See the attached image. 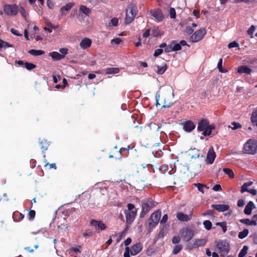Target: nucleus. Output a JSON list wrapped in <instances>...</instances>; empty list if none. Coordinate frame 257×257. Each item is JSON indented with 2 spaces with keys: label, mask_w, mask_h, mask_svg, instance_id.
Returning <instances> with one entry per match:
<instances>
[{
  "label": "nucleus",
  "mask_w": 257,
  "mask_h": 257,
  "mask_svg": "<svg viewBox=\"0 0 257 257\" xmlns=\"http://www.w3.org/2000/svg\"><path fill=\"white\" fill-rule=\"evenodd\" d=\"M161 214V211L159 209L151 214L148 219V233H150L152 230L157 226L160 220Z\"/></svg>",
  "instance_id": "f257e3e1"
},
{
  "label": "nucleus",
  "mask_w": 257,
  "mask_h": 257,
  "mask_svg": "<svg viewBox=\"0 0 257 257\" xmlns=\"http://www.w3.org/2000/svg\"><path fill=\"white\" fill-rule=\"evenodd\" d=\"M142 211L140 218H144L146 215L155 206V202L151 198H146L141 201Z\"/></svg>",
  "instance_id": "f03ea898"
},
{
  "label": "nucleus",
  "mask_w": 257,
  "mask_h": 257,
  "mask_svg": "<svg viewBox=\"0 0 257 257\" xmlns=\"http://www.w3.org/2000/svg\"><path fill=\"white\" fill-rule=\"evenodd\" d=\"M257 152V141L249 139L244 144L242 153L244 154L254 155Z\"/></svg>",
  "instance_id": "7ed1b4c3"
},
{
  "label": "nucleus",
  "mask_w": 257,
  "mask_h": 257,
  "mask_svg": "<svg viewBox=\"0 0 257 257\" xmlns=\"http://www.w3.org/2000/svg\"><path fill=\"white\" fill-rule=\"evenodd\" d=\"M137 14L138 8L137 5L134 4L129 5L126 9L125 24L128 25L134 21Z\"/></svg>",
  "instance_id": "20e7f679"
},
{
  "label": "nucleus",
  "mask_w": 257,
  "mask_h": 257,
  "mask_svg": "<svg viewBox=\"0 0 257 257\" xmlns=\"http://www.w3.org/2000/svg\"><path fill=\"white\" fill-rule=\"evenodd\" d=\"M127 210H125L124 213L125 215L126 222L127 224H131L135 220L137 214V209L135 205L132 203L127 205Z\"/></svg>",
  "instance_id": "39448f33"
},
{
  "label": "nucleus",
  "mask_w": 257,
  "mask_h": 257,
  "mask_svg": "<svg viewBox=\"0 0 257 257\" xmlns=\"http://www.w3.org/2000/svg\"><path fill=\"white\" fill-rule=\"evenodd\" d=\"M216 247L220 252L221 255L223 257L228 253L230 249L229 243L225 240L219 241L216 244Z\"/></svg>",
  "instance_id": "423d86ee"
},
{
  "label": "nucleus",
  "mask_w": 257,
  "mask_h": 257,
  "mask_svg": "<svg viewBox=\"0 0 257 257\" xmlns=\"http://www.w3.org/2000/svg\"><path fill=\"white\" fill-rule=\"evenodd\" d=\"M181 238L185 242H188L193 237L194 235V231L189 227L182 228L180 231Z\"/></svg>",
  "instance_id": "0eeeda50"
},
{
  "label": "nucleus",
  "mask_w": 257,
  "mask_h": 257,
  "mask_svg": "<svg viewBox=\"0 0 257 257\" xmlns=\"http://www.w3.org/2000/svg\"><path fill=\"white\" fill-rule=\"evenodd\" d=\"M206 34V30L205 28H202L196 31L190 37V40L191 42L196 43L202 40Z\"/></svg>",
  "instance_id": "6e6552de"
},
{
  "label": "nucleus",
  "mask_w": 257,
  "mask_h": 257,
  "mask_svg": "<svg viewBox=\"0 0 257 257\" xmlns=\"http://www.w3.org/2000/svg\"><path fill=\"white\" fill-rule=\"evenodd\" d=\"M4 12L7 16H16L19 12V7L16 5L6 4L4 6Z\"/></svg>",
  "instance_id": "1a4fd4ad"
},
{
  "label": "nucleus",
  "mask_w": 257,
  "mask_h": 257,
  "mask_svg": "<svg viewBox=\"0 0 257 257\" xmlns=\"http://www.w3.org/2000/svg\"><path fill=\"white\" fill-rule=\"evenodd\" d=\"M206 242L207 241L205 239H196L193 240V242H188L187 246V248L191 250L200 246H204Z\"/></svg>",
  "instance_id": "9d476101"
},
{
  "label": "nucleus",
  "mask_w": 257,
  "mask_h": 257,
  "mask_svg": "<svg viewBox=\"0 0 257 257\" xmlns=\"http://www.w3.org/2000/svg\"><path fill=\"white\" fill-rule=\"evenodd\" d=\"M90 224L95 227V230L97 232L106 229V225L101 220H96L94 219H91Z\"/></svg>",
  "instance_id": "9b49d317"
},
{
  "label": "nucleus",
  "mask_w": 257,
  "mask_h": 257,
  "mask_svg": "<svg viewBox=\"0 0 257 257\" xmlns=\"http://www.w3.org/2000/svg\"><path fill=\"white\" fill-rule=\"evenodd\" d=\"M151 15L153 17L157 22H161L163 21L164 16L160 9H155L150 10Z\"/></svg>",
  "instance_id": "f8f14e48"
},
{
  "label": "nucleus",
  "mask_w": 257,
  "mask_h": 257,
  "mask_svg": "<svg viewBox=\"0 0 257 257\" xmlns=\"http://www.w3.org/2000/svg\"><path fill=\"white\" fill-rule=\"evenodd\" d=\"M252 184H253V182L252 181H248V182L244 183L241 187V190H240L241 193H243L245 192H247L253 195H255L256 194V190L248 189V187L252 185Z\"/></svg>",
  "instance_id": "ddd939ff"
},
{
  "label": "nucleus",
  "mask_w": 257,
  "mask_h": 257,
  "mask_svg": "<svg viewBox=\"0 0 257 257\" xmlns=\"http://www.w3.org/2000/svg\"><path fill=\"white\" fill-rule=\"evenodd\" d=\"M216 158V154L212 147L210 148L207 152L206 162L208 164H212Z\"/></svg>",
  "instance_id": "4468645a"
},
{
  "label": "nucleus",
  "mask_w": 257,
  "mask_h": 257,
  "mask_svg": "<svg viewBox=\"0 0 257 257\" xmlns=\"http://www.w3.org/2000/svg\"><path fill=\"white\" fill-rule=\"evenodd\" d=\"M193 214V211L191 210L189 214H185L182 212H179L176 214V217L180 221L187 222L191 220Z\"/></svg>",
  "instance_id": "2eb2a0df"
},
{
  "label": "nucleus",
  "mask_w": 257,
  "mask_h": 257,
  "mask_svg": "<svg viewBox=\"0 0 257 257\" xmlns=\"http://www.w3.org/2000/svg\"><path fill=\"white\" fill-rule=\"evenodd\" d=\"M143 249V245L141 242L134 244L130 249V253L132 255H136Z\"/></svg>",
  "instance_id": "dca6fc26"
},
{
  "label": "nucleus",
  "mask_w": 257,
  "mask_h": 257,
  "mask_svg": "<svg viewBox=\"0 0 257 257\" xmlns=\"http://www.w3.org/2000/svg\"><path fill=\"white\" fill-rule=\"evenodd\" d=\"M39 143L40 145L41 149L44 154V157H46L45 151H46L50 145V142L48 141L45 139H39Z\"/></svg>",
  "instance_id": "f3484780"
},
{
  "label": "nucleus",
  "mask_w": 257,
  "mask_h": 257,
  "mask_svg": "<svg viewBox=\"0 0 257 257\" xmlns=\"http://www.w3.org/2000/svg\"><path fill=\"white\" fill-rule=\"evenodd\" d=\"M209 125V121L207 119L200 120L197 126V130L199 132H203Z\"/></svg>",
  "instance_id": "a211bd4d"
},
{
  "label": "nucleus",
  "mask_w": 257,
  "mask_h": 257,
  "mask_svg": "<svg viewBox=\"0 0 257 257\" xmlns=\"http://www.w3.org/2000/svg\"><path fill=\"white\" fill-rule=\"evenodd\" d=\"M183 129L185 132H191L195 127V124L191 120H187L183 123Z\"/></svg>",
  "instance_id": "6ab92c4d"
},
{
  "label": "nucleus",
  "mask_w": 257,
  "mask_h": 257,
  "mask_svg": "<svg viewBox=\"0 0 257 257\" xmlns=\"http://www.w3.org/2000/svg\"><path fill=\"white\" fill-rule=\"evenodd\" d=\"M91 44L92 41L91 39L88 38H85L81 40L79 45L82 49H86L90 47L91 45Z\"/></svg>",
  "instance_id": "aec40b11"
},
{
  "label": "nucleus",
  "mask_w": 257,
  "mask_h": 257,
  "mask_svg": "<svg viewBox=\"0 0 257 257\" xmlns=\"http://www.w3.org/2000/svg\"><path fill=\"white\" fill-rule=\"evenodd\" d=\"M211 207L218 212H224L229 209V206L226 204H212Z\"/></svg>",
  "instance_id": "412c9836"
},
{
  "label": "nucleus",
  "mask_w": 257,
  "mask_h": 257,
  "mask_svg": "<svg viewBox=\"0 0 257 257\" xmlns=\"http://www.w3.org/2000/svg\"><path fill=\"white\" fill-rule=\"evenodd\" d=\"M74 6V3H69L66 5L61 7L60 9V13L62 16H65L66 12L69 11Z\"/></svg>",
  "instance_id": "4be33fe9"
},
{
  "label": "nucleus",
  "mask_w": 257,
  "mask_h": 257,
  "mask_svg": "<svg viewBox=\"0 0 257 257\" xmlns=\"http://www.w3.org/2000/svg\"><path fill=\"white\" fill-rule=\"evenodd\" d=\"M237 72L239 74H249L251 72V69L247 66L242 65L238 67Z\"/></svg>",
  "instance_id": "5701e85b"
},
{
  "label": "nucleus",
  "mask_w": 257,
  "mask_h": 257,
  "mask_svg": "<svg viewBox=\"0 0 257 257\" xmlns=\"http://www.w3.org/2000/svg\"><path fill=\"white\" fill-rule=\"evenodd\" d=\"M170 99L171 97L170 96H164L162 108H165L170 107L173 104V102Z\"/></svg>",
  "instance_id": "b1692460"
},
{
  "label": "nucleus",
  "mask_w": 257,
  "mask_h": 257,
  "mask_svg": "<svg viewBox=\"0 0 257 257\" xmlns=\"http://www.w3.org/2000/svg\"><path fill=\"white\" fill-rule=\"evenodd\" d=\"M253 207V202L251 201H249L244 208V213L246 215L251 214L252 210Z\"/></svg>",
  "instance_id": "393cba45"
},
{
  "label": "nucleus",
  "mask_w": 257,
  "mask_h": 257,
  "mask_svg": "<svg viewBox=\"0 0 257 257\" xmlns=\"http://www.w3.org/2000/svg\"><path fill=\"white\" fill-rule=\"evenodd\" d=\"M49 55L53 59V60L59 61L63 59V55H61L57 52H52L49 54Z\"/></svg>",
  "instance_id": "a878e982"
},
{
  "label": "nucleus",
  "mask_w": 257,
  "mask_h": 257,
  "mask_svg": "<svg viewBox=\"0 0 257 257\" xmlns=\"http://www.w3.org/2000/svg\"><path fill=\"white\" fill-rule=\"evenodd\" d=\"M215 125L213 124H209L203 131L202 135L204 136H209L212 132V130L214 129Z\"/></svg>",
  "instance_id": "bb28decb"
},
{
  "label": "nucleus",
  "mask_w": 257,
  "mask_h": 257,
  "mask_svg": "<svg viewBox=\"0 0 257 257\" xmlns=\"http://www.w3.org/2000/svg\"><path fill=\"white\" fill-rule=\"evenodd\" d=\"M239 222L245 224L247 225H256L257 223L255 220H250L249 219H241L239 220Z\"/></svg>",
  "instance_id": "cd10ccee"
},
{
  "label": "nucleus",
  "mask_w": 257,
  "mask_h": 257,
  "mask_svg": "<svg viewBox=\"0 0 257 257\" xmlns=\"http://www.w3.org/2000/svg\"><path fill=\"white\" fill-rule=\"evenodd\" d=\"M119 72V69L116 67H109L105 69L106 74H117Z\"/></svg>",
  "instance_id": "c85d7f7f"
},
{
  "label": "nucleus",
  "mask_w": 257,
  "mask_h": 257,
  "mask_svg": "<svg viewBox=\"0 0 257 257\" xmlns=\"http://www.w3.org/2000/svg\"><path fill=\"white\" fill-rule=\"evenodd\" d=\"M250 120L252 124L257 127V108L252 112Z\"/></svg>",
  "instance_id": "c756f323"
},
{
  "label": "nucleus",
  "mask_w": 257,
  "mask_h": 257,
  "mask_svg": "<svg viewBox=\"0 0 257 257\" xmlns=\"http://www.w3.org/2000/svg\"><path fill=\"white\" fill-rule=\"evenodd\" d=\"M163 33H162L160 29L159 28V27H154L152 29V34L151 35L153 37H159L162 36Z\"/></svg>",
  "instance_id": "7c9ffc66"
},
{
  "label": "nucleus",
  "mask_w": 257,
  "mask_h": 257,
  "mask_svg": "<svg viewBox=\"0 0 257 257\" xmlns=\"http://www.w3.org/2000/svg\"><path fill=\"white\" fill-rule=\"evenodd\" d=\"M13 218L15 221H20L24 218V214L17 211L13 213Z\"/></svg>",
  "instance_id": "2f4dec72"
},
{
  "label": "nucleus",
  "mask_w": 257,
  "mask_h": 257,
  "mask_svg": "<svg viewBox=\"0 0 257 257\" xmlns=\"http://www.w3.org/2000/svg\"><path fill=\"white\" fill-rule=\"evenodd\" d=\"M28 53L32 55L33 56H39L43 55L45 53L44 51L41 50H35V49H31L28 51Z\"/></svg>",
  "instance_id": "473e14b6"
},
{
  "label": "nucleus",
  "mask_w": 257,
  "mask_h": 257,
  "mask_svg": "<svg viewBox=\"0 0 257 257\" xmlns=\"http://www.w3.org/2000/svg\"><path fill=\"white\" fill-rule=\"evenodd\" d=\"M79 11L82 12L84 14H85L86 16H88L91 13L90 9L83 5H81L80 6Z\"/></svg>",
  "instance_id": "72a5a7b5"
},
{
  "label": "nucleus",
  "mask_w": 257,
  "mask_h": 257,
  "mask_svg": "<svg viewBox=\"0 0 257 257\" xmlns=\"http://www.w3.org/2000/svg\"><path fill=\"white\" fill-rule=\"evenodd\" d=\"M13 47V45L0 39V49Z\"/></svg>",
  "instance_id": "f704fd0d"
},
{
  "label": "nucleus",
  "mask_w": 257,
  "mask_h": 257,
  "mask_svg": "<svg viewBox=\"0 0 257 257\" xmlns=\"http://www.w3.org/2000/svg\"><path fill=\"white\" fill-rule=\"evenodd\" d=\"M158 70L157 73L159 75H162L165 73L166 70L167 69V64H164L162 66H157Z\"/></svg>",
  "instance_id": "c9c22d12"
},
{
  "label": "nucleus",
  "mask_w": 257,
  "mask_h": 257,
  "mask_svg": "<svg viewBox=\"0 0 257 257\" xmlns=\"http://www.w3.org/2000/svg\"><path fill=\"white\" fill-rule=\"evenodd\" d=\"M248 233V230L245 228L242 231L239 232L238 237L240 239H243L247 236Z\"/></svg>",
  "instance_id": "e433bc0d"
},
{
  "label": "nucleus",
  "mask_w": 257,
  "mask_h": 257,
  "mask_svg": "<svg viewBox=\"0 0 257 257\" xmlns=\"http://www.w3.org/2000/svg\"><path fill=\"white\" fill-rule=\"evenodd\" d=\"M172 44L173 45V51H177L181 50L182 47L179 43H176V41H172Z\"/></svg>",
  "instance_id": "4c0bfd02"
},
{
  "label": "nucleus",
  "mask_w": 257,
  "mask_h": 257,
  "mask_svg": "<svg viewBox=\"0 0 257 257\" xmlns=\"http://www.w3.org/2000/svg\"><path fill=\"white\" fill-rule=\"evenodd\" d=\"M197 188L198 190L202 193H204V188H206V186L205 185L197 183H194L193 184Z\"/></svg>",
  "instance_id": "58836bf2"
},
{
  "label": "nucleus",
  "mask_w": 257,
  "mask_h": 257,
  "mask_svg": "<svg viewBox=\"0 0 257 257\" xmlns=\"http://www.w3.org/2000/svg\"><path fill=\"white\" fill-rule=\"evenodd\" d=\"M223 171L230 178H233L234 176V173L233 171L229 168H224Z\"/></svg>",
  "instance_id": "ea45409f"
},
{
  "label": "nucleus",
  "mask_w": 257,
  "mask_h": 257,
  "mask_svg": "<svg viewBox=\"0 0 257 257\" xmlns=\"http://www.w3.org/2000/svg\"><path fill=\"white\" fill-rule=\"evenodd\" d=\"M216 225L217 226H219L221 227L223 233H225L226 231L227 225H226V222L225 221H223V222H217V223H216Z\"/></svg>",
  "instance_id": "a19ab883"
},
{
  "label": "nucleus",
  "mask_w": 257,
  "mask_h": 257,
  "mask_svg": "<svg viewBox=\"0 0 257 257\" xmlns=\"http://www.w3.org/2000/svg\"><path fill=\"white\" fill-rule=\"evenodd\" d=\"M222 59L220 58L219 60V61L217 64V68L218 69V70L219 72L221 73H225L227 72V70L226 69H223L222 68Z\"/></svg>",
  "instance_id": "79ce46f5"
},
{
  "label": "nucleus",
  "mask_w": 257,
  "mask_h": 257,
  "mask_svg": "<svg viewBox=\"0 0 257 257\" xmlns=\"http://www.w3.org/2000/svg\"><path fill=\"white\" fill-rule=\"evenodd\" d=\"M203 224L204 226V227L207 230H209L212 228V223L210 220H206L203 221Z\"/></svg>",
  "instance_id": "37998d69"
},
{
  "label": "nucleus",
  "mask_w": 257,
  "mask_h": 257,
  "mask_svg": "<svg viewBox=\"0 0 257 257\" xmlns=\"http://www.w3.org/2000/svg\"><path fill=\"white\" fill-rule=\"evenodd\" d=\"M248 247L246 245L243 246L241 251L238 254V257H244V256L247 253Z\"/></svg>",
  "instance_id": "c03bdc74"
},
{
  "label": "nucleus",
  "mask_w": 257,
  "mask_h": 257,
  "mask_svg": "<svg viewBox=\"0 0 257 257\" xmlns=\"http://www.w3.org/2000/svg\"><path fill=\"white\" fill-rule=\"evenodd\" d=\"M25 67L28 70H31L36 67V65L34 64L29 63V62H25Z\"/></svg>",
  "instance_id": "a18cd8bd"
},
{
  "label": "nucleus",
  "mask_w": 257,
  "mask_h": 257,
  "mask_svg": "<svg viewBox=\"0 0 257 257\" xmlns=\"http://www.w3.org/2000/svg\"><path fill=\"white\" fill-rule=\"evenodd\" d=\"M182 249V245L181 244H178L176 245L172 251V253L174 254H178Z\"/></svg>",
  "instance_id": "49530a36"
},
{
  "label": "nucleus",
  "mask_w": 257,
  "mask_h": 257,
  "mask_svg": "<svg viewBox=\"0 0 257 257\" xmlns=\"http://www.w3.org/2000/svg\"><path fill=\"white\" fill-rule=\"evenodd\" d=\"M19 11L23 17L25 19V20H27V13L24 8L20 6V8H19Z\"/></svg>",
  "instance_id": "de8ad7c7"
},
{
  "label": "nucleus",
  "mask_w": 257,
  "mask_h": 257,
  "mask_svg": "<svg viewBox=\"0 0 257 257\" xmlns=\"http://www.w3.org/2000/svg\"><path fill=\"white\" fill-rule=\"evenodd\" d=\"M118 23V19L116 18H112L111 20L110 23H109V26H112L115 27V26H117Z\"/></svg>",
  "instance_id": "09e8293b"
},
{
  "label": "nucleus",
  "mask_w": 257,
  "mask_h": 257,
  "mask_svg": "<svg viewBox=\"0 0 257 257\" xmlns=\"http://www.w3.org/2000/svg\"><path fill=\"white\" fill-rule=\"evenodd\" d=\"M36 212L34 210H30L29 211L28 218L29 220H33L35 217Z\"/></svg>",
  "instance_id": "8fccbe9b"
},
{
  "label": "nucleus",
  "mask_w": 257,
  "mask_h": 257,
  "mask_svg": "<svg viewBox=\"0 0 257 257\" xmlns=\"http://www.w3.org/2000/svg\"><path fill=\"white\" fill-rule=\"evenodd\" d=\"M93 235V232L90 230V229H87L86 230H85V231L83 233V236L85 237H90V236H92Z\"/></svg>",
  "instance_id": "3c124183"
},
{
  "label": "nucleus",
  "mask_w": 257,
  "mask_h": 257,
  "mask_svg": "<svg viewBox=\"0 0 257 257\" xmlns=\"http://www.w3.org/2000/svg\"><path fill=\"white\" fill-rule=\"evenodd\" d=\"M170 16L172 19H174L176 18V11L175 9L173 8H171L170 9Z\"/></svg>",
  "instance_id": "603ef678"
},
{
  "label": "nucleus",
  "mask_w": 257,
  "mask_h": 257,
  "mask_svg": "<svg viewBox=\"0 0 257 257\" xmlns=\"http://www.w3.org/2000/svg\"><path fill=\"white\" fill-rule=\"evenodd\" d=\"M231 125L233 126V127H231L232 130H236L241 127V125L239 123L235 121L232 122Z\"/></svg>",
  "instance_id": "864d4df0"
},
{
  "label": "nucleus",
  "mask_w": 257,
  "mask_h": 257,
  "mask_svg": "<svg viewBox=\"0 0 257 257\" xmlns=\"http://www.w3.org/2000/svg\"><path fill=\"white\" fill-rule=\"evenodd\" d=\"M172 241L174 244L179 243L180 241V237L179 236H174L172 238Z\"/></svg>",
  "instance_id": "5fc2aeb1"
},
{
  "label": "nucleus",
  "mask_w": 257,
  "mask_h": 257,
  "mask_svg": "<svg viewBox=\"0 0 257 257\" xmlns=\"http://www.w3.org/2000/svg\"><path fill=\"white\" fill-rule=\"evenodd\" d=\"M238 46H239V44L235 41H233L232 42H230L228 45V48L238 47Z\"/></svg>",
  "instance_id": "6e6d98bb"
},
{
  "label": "nucleus",
  "mask_w": 257,
  "mask_h": 257,
  "mask_svg": "<svg viewBox=\"0 0 257 257\" xmlns=\"http://www.w3.org/2000/svg\"><path fill=\"white\" fill-rule=\"evenodd\" d=\"M172 51H173V45H172V42H171L170 45H167V46L165 48V52L166 53H168V52H172Z\"/></svg>",
  "instance_id": "4d7b16f0"
},
{
  "label": "nucleus",
  "mask_w": 257,
  "mask_h": 257,
  "mask_svg": "<svg viewBox=\"0 0 257 257\" xmlns=\"http://www.w3.org/2000/svg\"><path fill=\"white\" fill-rule=\"evenodd\" d=\"M194 31V30L191 26H187L185 30V32L188 35L191 34Z\"/></svg>",
  "instance_id": "13d9d810"
},
{
  "label": "nucleus",
  "mask_w": 257,
  "mask_h": 257,
  "mask_svg": "<svg viewBox=\"0 0 257 257\" xmlns=\"http://www.w3.org/2000/svg\"><path fill=\"white\" fill-rule=\"evenodd\" d=\"M68 49L63 48L59 49V52L61 53V55H63V58L65 57V55L68 53Z\"/></svg>",
  "instance_id": "bf43d9fd"
},
{
  "label": "nucleus",
  "mask_w": 257,
  "mask_h": 257,
  "mask_svg": "<svg viewBox=\"0 0 257 257\" xmlns=\"http://www.w3.org/2000/svg\"><path fill=\"white\" fill-rule=\"evenodd\" d=\"M163 52V49H156L155 50V52H154V57H158L160 55H161Z\"/></svg>",
  "instance_id": "052dcab7"
},
{
  "label": "nucleus",
  "mask_w": 257,
  "mask_h": 257,
  "mask_svg": "<svg viewBox=\"0 0 257 257\" xmlns=\"http://www.w3.org/2000/svg\"><path fill=\"white\" fill-rule=\"evenodd\" d=\"M47 166H49V169H51L52 168H54L55 169H57L55 163L50 164L49 163H47L45 164L44 167H47Z\"/></svg>",
  "instance_id": "680f3d73"
},
{
  "label": "nucleus",
  "mask_w": 257,
  "mask_h": 257,
  "mask_svg": "<svg viewBox=\"0 0 257 257\" xmlns=\"http://www.w3.org/2000/svg\"><path fill=\"white\" fill-rule=\"evenodd\" d=\"M168 219V216L167 214H165L163 215L162 218L160 220L161 224H164L166 223Z\"/></svg>",
  "instance_id": "e2e57ef3"
},
{
  "label": "nucleus",
  "mask_w": 257,
  "mask_h": 257,
  "mask_svg": "<svg viewBox=\"0 0 257 257\" xmlns=\"http://www.w3.org/2000/svg\"><path fill=\"white\" fill-rule=\"evenodd\" d=\"M255 26H253V25H252V26L249 28V29L247 30V34H248V35H252L253 34V33H254V31H255Z\"/></svg>",
  "instance_id": "0e129e2a"
},
{
  "label": "nucleus",
  "mask_w": 257,
  "mask_h": 257,
  "mask_svg": "<svg viewBox=\"0 0 257 257\" xmlns=\"http://www.w3.org/2000/svg\"><path fill=\"white\" fill-rule=\"evenodd\" d=\"M122 40L119 38H115L111 40V44H119Z\"/></svg>",
  "instance_id": "69168bd1"
},
{
  "label": "nucleus",
  "mask_w": 257,
  "mask_h": 257,
  "mask_svg": "<svg viewBox=\"0 0 257 257\" xmlns=\"http://www.w3.org/2000/svg\"><path fill=\"white\" fill-rule=\"evenodd\" d=\"M130 249L128 247H126L123 254V257H130Z\"/></svg>",
  "instance_id": "338daca9"
},
{
  "label": "nucleus",
  "mask_w": 257,
  "mask_h": 257,
  "mask_svg": "<svg viewBox=\"0 0 257 257\" xmlns=\"http://www.w3.org/2000/svg\"><path fill=\"white\" fill-rule=\"evenodd\" d=\"M212 190L215 191H220L222 190L221 187L219 184H216L212 188Z\"/></svg>",
  "instance_id": "774afa93"
}]
</instances>
